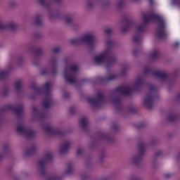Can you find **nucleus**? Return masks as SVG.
I'll return each instance as SVG.
<instances>
[{"label":"nucleus","mask_w":180,"mask_h":180,"mask_svg":"<svg viewBox=\"0 0 180 180\" xmlns=\"http://www.w3.org/2000/svg\"><path fill=\"white\" fill-rule=\"evenodd\" d=\"M142 19L143 21V24H141L138 26L136 25V22L134 21H127L124 23L121 27V32L122 33H126V32H129L130 29L134 27L136 29L137 33H144L146 28L145 25L146 23H150V22H153L155 20L158 22V29H157V37L158 39H162L167 37V32H165V22H164V19L161 15H158V14L155 13H153L150 15H148L146 13H142Z\"/></svg>","instance_id":"f257e3e1"},{"label":"nucleus","mask_w":180,"mask_h":180,"mask_svg":"<svg viewBox=\"0 0 180 180\" xmlns=\"http://www.w3.org/2000/svg\"><path fill=\"white\" fill-rule=\"evenodd\" d=\"M144 79L142 77H138L135 79L133 85H124L118 86L116 89L112 91L110 96V101L113 103V105H119L120 103V98L117 96L120 95H130L132 91H136L139 88L143 86Z\"/></svg>","instance_id":"f03ea898"},{"label":"nucleus","mask_w":180,"mask_h":180,"mask_svg":"<svg viewBox=\"0 0 180 180\" xmlns=\"http://www.w3.org/2000/svg\"><path fill=\"white\" fill-rule=\"evenodd\" d=\"M65 65L63 70V75L65 82L75 84L77 82V72L79 71V66L77 64L71 65L70 58H65L63 60Z\"/></svg>","instance_id":"7ed1b4c3"},{"label":"nucleus","mask_w":180,"mask_h":180,"mask_svg":"<svg viewBox=\"0 0 180 180\" xmlns=\"http://www.w3.org/2000/svg\"><path fill=\"white\" fill-rule=\"evenodd\" d=\"M107 48L100 54L96 55L94 58V63L96 65H102L106 63V60L112 56V47L115 46V41L111 39H107L105 41Z\"/></svg>","instance_id":"20e7f679"},{"label":"nucleus","mask_w":180,"mask_h":180,"mask_svg":"<svg viewBox=\"0 0 180 180\" xmlns=\"http://www.w3.org/2000/svg\"><path fill=\"white\" fill-rule=\"evenodd\" d=\"M72 43L74 44H78V43H88L89 50H94L96 46H98V39L94 32H86L79 39L72 40Z\"/></svg>","instance_id":"39448f33"},{"label":"nucleus","mask_w":180,"mask_h":180,"mask_svg":"<svg viewBox=\"0 0 180 180\" xmlns=\"http://www.w3.org/2000/svg\"><path fill=\"white\" fill-rule=\"evenodd\" d=\"M53 87V83L51 82H46L43 86V89L45 92V98L42 102L43 107L45 109H48L53 104V97L51 96V88Z\"/></svg>","instance_id":"423d86ee"},{"label":"nucleus","mask_w":180,"mask_h":180,"mask_svg":"<svg viewBox=\"0 0 180 180\" xmlns=\"http://www.w3.org/2000/svg\"><path fill=\"white\" fill-rule=\"evenodd\" d=\"M156 92L157 88L153 84L150 85L148 87V93L143 100V105H145L148 109H151L153 108L154 101H155Z\"/></svg>","instance_id":"0eeeda50"},{"label":"nucleus","mask_w":180,"mask_h":180,"mask_svg":"<svg viewBox=\"0 0 180 180\" xmlns=\"http://www.w3.org/2000/svg\"><path fill=\"white\" fill-rule=\"evenodd\" d=\"M53 160V153L46 152L44 153V158L39 159L37 164V169L39 174L43 175L46 172V164Z\"/></svg>","instance_id":"6e6552de"},{"label":"nucleus","mask_w":180,"mask_h":180,"mask_svg":"<svg viewBox=\"0 0 180 180\" xmlns=\"http://www.w3.org/2000/svg\"><path fill=\"white\" fill-rule=\"evenodd\" d=\"M16 133L20 134V136H24V137H34V136H36V131L27 129L23 122H18L17 124Z\"/></svg>","instance_id":"1a4fd4ad"},{"label":"nucleus","mask_w":180,"mask_h":180,"mask_svg":"<svg viewBox=\"0 0 180 180\" xmlns=\"http://www.w3.org/2000/svg\"><path fill=\"white\" fill-rule=\"evenodd\" d=\"M88 102L92 106V108H101L103 103H105V98H103V94L101 91H98L96 98H89Z\"/></svg>","instance_id":"9d476101"},{"label":"nucleus","mask_w":180,"mask_h":180,"mask_svg":"<svg viewBox=\"0 0 180 180\" xmlns=\"http://www.w3.org/2000/svg\"><path fill=\"white\" fill-rule=\"evenodd\" d=\"M139 150L136 155L131 158L130 162L131 164H139L141 161V158L146 155V149H144V144L140 143L138 146Z\"/></svg>","instance_id":"9b49d317"},{"label":"nucleus","mask_w":180,"mask_h":180,"mask_svg":"<svg viewBox=\"0 0 180 180\" xmlns=\"http://www.w3.org/2000/svg\"><path fill=\"white\" fill-rule=\"evenodd\" d=\"M39 6L45 8L46 9H50L53 6L54 2L56 4H61L63 0H37Z\"/></svg>","instance_id":"f8f14e48"},{"label":"nucleus","mask_w":180,"mask_h":180,"mask_svg":"<svg viewBox=\"0 0 180 180\" xmlns=\"http://www.w3.org/2000/svg\"><path fill=\"white\" fill-rule=\"evenodd\" d=\"M43 117H44V114L39 110V108L33 106L32 108L31 120L32 122H36V120H39V119H41Z\"/></svg>","instance_id":"ddd939ff"},{"label":"nucleus","mask_w":180,"mask_h":180,"mask_svg":"<svg viewBox=\"0 0 180 180\" xmlns=\"http://www.w3.org/2000/svg\"><path fill=\"white\" fill-rule=\"evenodd\" d=\"M127 71H129V66H125L122 69L119 75H116V74L110 75L108 78L103 79L102 81H112L113 79H116V78H117L119 75L120 77H124V75L127 74Z\"/></svg>","instance_id":"4468645a"},{"label":"nucleus","mask_w":180,"mask_h":180,"mask_svg":"<svg viewBox=\"0 0 180 180\" xmlns=\"http://www.w3.org/2000/svg\"><path fill=\"white\" fill-rule=\"evenodd\" d=\"M70 148H71V141H65L60 144L58 148V153L59 154H65L70 151Z\"/></svg>","instance_id":"2eb2a0df"},{"label":"nucleus","mask_w":180,"mask_h":180,"mask_svg":"<svg viewBox=\"0 0 180 180\" xmlns=\"http://www.w3.org/2000/svg\"><path fill=\"white\" fill-rule=\"evenodd\" d=\"M153 75L156 77V78H159L160 81H167L168 77H169L168 72L165 71H155L153 72Z\"/></svg>","instance_id":"dca6fc26"},{"label":"nucleus","mask_w":180,"mask_h":180,"mask_svg":"<svg viewBox=\"0 0 180 180\" xmlns=\"http://www.w3.org/2000/svg\"><path fill=\"white\" fill-rule=\"evenodd\" d=\"M96 4H98V5H101V6H105V0H87L86 2V8L88 9H92Z\"/></svg>","instance_id":"f3484780"},{"label":"nucleus","mask_w":180,"mask_h":180,"mask_svg":"<svg viewBox=\"0 0 180 180\" xmlns=\"http://www.w3.org/2000/svg\"><path fill=\"white\" fill-rule=\"evenodd\" d=\"M58 56H53L49 60V65H51L53 74H57V65L58 64Z\"/></svg>","instance_id":"a211bd4d"},{"label":"nucleus","mask_w":180,"mask_h":180,"mask_svg":"<svg viewBox=\"0 0 180 180\" xmlns=\"http://www.w3.org/2000/svg\"><path fill=\"white\" fill-rule=\"evenodd\" d=\"M16 27H18V25H16V23L13 22H9L7 25L2 23V20L0 18V30H4V29H11V30H15Z\"/></svg>","instance_id":"6ab92c4d"},{"label":"nucleus","mask_w":180,"mask_h":180,"mask_svg":"<svg viewBox=\"0 0 180 180\" xmlns=\"http://www.w3.org/2000/svg\"><path fill=\"white\" fill-rule=\"evenodd\" d=\"M33 25H37V26H41L43 25V18L41 14H37L32 18Z\"/></svg>","instance_id":"aec40b11"},{"label":"nucleus","mask_w":180,"mask_h":180,"mask_svg":"<svg viewBox=\"0 0 180 180\" xmlns=\"http://www.w3.org/2000/svg\"><path fill=\"white\" fill-rule=\"evenodd\" d=\"M79 124L82 127L83 129H86L88 126V118L86 117H82L79 120Z\"/></svg>","instance_id":"412c9836"},{"label":"nucleus","mask_w":180,"mask_h":180,"mask_svg":"<svg viewBox=\"0 0 180 180\" xmlns=\"http://www.w3.org/2000/svg\"><path fill=\"white\" fill-rule=\"evenodd\" d=\"M72 172H74V165L69 163L66 170L63 173V175H70V174H72Z\"/></svg>","instance_id":"4be33fe9"},{"label":"nucleus","mask_w":180,"mask_h":180,"mask_svg":"<svg viewBox=\"0 0 180 180\" xmlns=\"http://www.w3.org/2000/svg\"><path fill=\"white\" fill-rule=\"evenodd\" d=\"M23 110H25V105L20 104L15 109V112L18 116L22 115L23 113Z\"/></svg>","instance_id":"5701e85b"},{"label":"nucleus","mask_w":180,"mask_h":180,"mask_svg":"<svg viewBox=\"0 0 180 180\" xmlns=\"http://www.w3.org/2000/svg\"><path fill=\"white\" fill-rule=\"evenodd\" d=\"M44 131L46 133H48V134H56L57 133V131H56V129L53 128L51 126H47L44 128Z\"/></svg>","instance_id":"b1692460"},{"label":"nucleus","mask_w":180,"mask_h":180,"mask_svg":"<svg viewBox=\"0 0 180 180\" xmlns=\"http://www.w3.org/2000/svg\"><path fill=\"white\" fill-rule=\"evenodd\" d=\"M36 151H37V146H32L25 151V156L30 155V154H33V153H36Z\"/></svg>","instance_id":"393cba45"},{"label":"nucleus","mask_w":180,"mask_h":180,"mask_svg":"<svg viewBox=\"0 0 180 180\" xmlns=\"http://www.w3.org/2000/svg\"><path fill=\"white\" fill-rule=\"evenodd\" d=\"M160 56V51L158 49H153L150 53V58H157Z\"/></svg>","instance_id":"a878e982"},{"label":"nucleus","mask_w":180,"mask_h":180,"mask_svg":"<svg viewBox=\"0 0 180 180\" xmlns=\"http://www.w3.org/2000/svg\"><path fill=\"white\" fill-rule=\"evenodd\" d=\"M22 80H20V79L16 80L15 82L14 86L18 92H19V91H20V88H22Z\"/></svg>","instance_id":"bb28decb"},{"label":"nucleus","mask_w":180,"mask_h":180,"mask_svg":"<svg viewBox=\"0 0 180 180\" xmlns=\"http://www.w3.org/2000/svg\"><path fill=\"white\" fill-rule=\"evenodd\" d=\"M64 20L66 25H71V23H72V15H65Z\"/></svg>","instance_id":"cd10ccee"},{"label":"nucleus","mask_w":180,"mask_h":180,"mask_svg":"<svg viewBox=\"0 0 180 180\" xmlns=\"http://www.w3.org/2000/svg\"><path fill=\"white\" fill-rule=\"evenodd\" d=\"M141 42V37L140 34L139 35H134L133 37V43L135 44H139V43Z\"/></svg>","instance_id":"c85d7f7f"},{"label":"nucleus","mask_w":180,"mask_h":180,"mask_svg":"<svg viewBox=\"0 0 180 180\" xmlns=\"http://www.w3.org/2000/svg\"><path fill=\"white\" fill-rule=\"evenodd\" d=\"M163 152L162 150H158L156 153H155L153 155L154 160H157V158H160L161 155H162Z\"/></svg>","instance_id":"c756f323"},{"label":"nucleus","mask_w":180,"mask_h":180,"mask_svg":"<svg viewBox=\"0 0 180 180\" xmlns=\"http://www.w3.org/2000/svg\"><path fill=\"white\" fill-rule=\"evenodd\" d=\"M31 88H32V89H33V91H34V92H35V94H39V91H40V89H39L37 88L36 83L31 84Z\"/></svg>","instance_id":"7c9ffc66"},{"label":"nucleus","mask_w":180,"mask_h":180,"mask_svg":"<svg viewBox=\"0 0 180 180\" xmlns=\"http://www.w3.org/2000/svg\"><path fill=\"white\" fill-rule=\"evenodd\" d=\"M123 6H124V1L123 0H119L117 2V8L120 9V8H123Z\"/></svg>","instance_id":"2f4dec72"},{"label":"nucleus","mask_w":180,"mask_h":180,"mask_svg":"<svg viewBox=\"0 0 180 180\" xmlns=\"http://www.w3.org/2000/svg\"><path fill=\"white\" fill-rule=\"evenodd\" d=\"M77 155H82V154H84V148L79 146L77 148Z\"/></svg>","instance_id":"473e14b6"},{"label":"nucleus","mask_w":180,"mask_h":180,"mask_svg":"<svg viewBox=\"0 0 180 180\" xmlns=\"http://www.w3.org/2000/svg\"><path fill=\"white\" fill-rule=\"evenodd\" d=\"M61 51V48H60V46H55L52 48V51L53 53H59V51Z\"/></svg>","instance_id":"72a5a7b5"},{"label":"nucleus","mask_w":180,"mask_h":180,"mask_svg":"<svg viewBox=\"0 0 180 180\" xmlns=\"http://www.w3.org/2000/svg\"><path fill=\"white\" fill-rule=\"evenodd\" d=\"M7 75H8V73H6V72H5V71L0 72L1 79H4V78H5V77H6Z\"/></svg>","instance_id":"f704fd0d"},{"label":"nucleus","mask_w":180,"mask_h":180,"mask_svg":"<svg viewBox=\"0 0 180 180\" xmlns=\"http://www.w3.org/2000/svg\"><path fill=\"white\" fill-rule=\"evenodd\" d=\"M105 33H106V34H108V36L110 35V34H112V33H113V29H112V28H107V29L105 30Z\"/></svg>","instance_id":"c9c22d12"},{"label":"nucleus","mask_w":180,"mask_h":180,"mask_svg":"<svg viewBox=\"0 0 180 180\" xmlns=\"http://www.w3.org/2000/svg\"><path fill=\"white\" fill-rule=\"evenodd\" d=\"M172 177V174L166 173V174H164L165 179H169Z\"/></svg>","instance_id":"e433bc0d"},{"label":"nucleus","mask_w":180,"mask_h":180,"mask_svg":"<svg viewBox=\"0 0 180 180\" xmlns=\"http://www.w3.org/2000/svg\"><path fill=\"white\" fill-rule=\"evenodd\" d=\"M49 18L51 20L55 19L56 18V14H53V13L49 12Z\"/></svg>","instance_id":"4c0bfd02"},{"label":"nucleus","mask_w":180,"mask_h":180,"mask_svg":"<svg viewBox=\"0 0 180 180\" xmlns=\"http://www.w3.org/2000/svg\"><path fill=\"white\" fill-rule=\"evenodd\" d=\"M63 98H65V99H68V98H70V93L65 91L63 93Z\"/></svg>","instance_id":"58836bf2"},{"label":"nucleus","mask_w":180,"mask_h":180,"mask_svg":"<svg viewBox=\"0 0 180 180\" xmlns=\"http://www.w3.org/2000/svg\"><path fill=\"white\" fill-rule=\"evenodd\" d=\"M10 6H11V8H13V7L16 6V1H11L10 2Z\"/></svg>","instance_id":"ea45409f"},{"label":"nucleus","mask_w":180,"mask_h":180,"mask_svg":"<svg viewBox=\"0 0 180 180\" xmlns=\"http://www.w3.org/2000/svg\"><path fill=\"white\" fill-rule=\"evenodd\" d=\"M8 109L9 110H13V109H15V108L13 107V105H8Z\"/></svg>","instance_id":"a19ab883"},{"label":"nucleus","mask_w":180,"mask_h":180,"mask_svg":"<svg viewBox=\"0 0 180 180\" xmlns=\"http://www.w3.org/2000/svg\"><path fill=\"white\" fill-rule=\"evenodd\" d=\"M115 63V60H109L107 62V68L108 67L109 64H113Z\"/></svg>","instance_id":"79ce46f5"},{"label":"nucleus","mask_w":180,"mask_h":180,"mask_svg":"<svg viewBox=\"0 0 180 180\" xmlns=\"http://www.w3.org/2000/svg\"><path fill=\"white\" fill-rule=\"evenodd\" d=\"M70 113H74V112H75V108H70Z\"/></svg>","instance_id":"37998d69"},{"label":"nucleus","mask_w":180,"mask_h":180,"mask_svg":"<svg viewBox=\"0 0 180 180\" xmlns=\"http://www.w3.org/2000/svg\"><path fill=\"white\" fill-rule=\"evenodd\" d=\"M130 180H141V179L139 177H133Z\"/></svg>","instance_id":"c03bdc74"},{"label":"nucleus","mask_w":180,"mask_h":180,"mask_svg":"<svg viewBox=\"0 0 180 180\" xmlns=\"http://www.w3.org/2000/svg\"><path fill=\"white\" fill-rule=\"evenodd\" d=\"M37 51H39V53H43V49L41 48H38Z\"/></svg>","instance_id":"a18cd8bd"},{"label":"nucleus","mask_w":180,"mask_h":180,"mask_svg":"<svg viewBox=\"0 0 180 180\" xmlns=\"http://www.w3.org/2000/svg\"><path fill=\"white\" fill-rule=\"evenodd\" d=\"M54 180H61V177L60 176H56L53 179Z\"/></svg>","instance_id":"49530a36"},{"label":"nucleus","mask_w":180,"mask_h":180,"mask_svg":"<svg viewBox=\"0 0 180 180\" xmlns=\"http://www.w3.org/2000/svg\"><path fill=\"white\" fill-rule=\"evenodd\" d=\"M8 91H6L3 94L4 96H6V95H8Z\"/></svg>","instance_id":"de8ad7c7"},{"label":"nucleus","mask_w":180,"mask_h":180,"mask_svg":"<svg viewBox=\"0 0 180 180\" xmlns=\"http://www.w3.org/2000/svg\"><path fill=\"white\" fill-rule=\"evenodd\" d=\"M149 2L150 4V5H153V2H154V0H149Z\"/></svg>","instance_id":"09e8293b"},{"label":"nucleus","mask_w":180,"mask_h":180,"mask_svg":"<svg viewBox=\"0 0 180 180\" xmlns=\"http://www.w3.org/2000/svg\"><path fill=\"white\" fill-rule=\"evenodd\" d=\"M145 72H146V74H147V72H148V68H146V69L145 70Z\"/></svg>","instance_id":"8fccbe9b"},{"label":"nucleus","mask_w":180,"mask_h":180,"mask_svg":"<svg viewBox=\"0 0 180 180\" xmlns=\"http://www.w3.org/2000/svg\"><path fill=\"white\" fill-rule=\"evenodd\" d=\"M175 46H179V43H176V44H175Z\"/></svg>","instance_id":"3c124183"},{"label":"nucleus","mask_w":180,"mask_h":180,"mask_svg":"<svg viewBox=\"0 0 180 180\" xmlns=\"http://www.w3.org/2000/svg\"><path fill=\"white\" fill-rule=\"evenodd\" d=\"M41 74H42L43 75H44V74H46V72H44V71H42Z\"/></svg>","instance_id":"603ef678"},{"label":"nucleus","mask_w":180,"mask_h":180,"mask_svg":"<svg viewBox=\"0 0 180 180\" xmlns=\"http://www.w3.org/2000/svg\"><path fill=\"white\" fill-rule=\"evenodd\" d=\"M133 110H134V108H132V110H130V112H133Z\"/></svg>","instance_id":"864d4df0"},{"label":"nucleus","mask_w":180,"mask_h":180,"mask_svg":"<svg viewBox=\"0 0 180 180\" xmlns=\"http://www.w3.org/2000/svg\"><path fill=\"white\" fill-rule=\"evenodd\" d=\"M30 98H31V99H34V97L31 96Z\"/></svg>","instance_id":"5fc2aeb1"},{"label":"nucleus","mask_w":180,"mask_h":180,"mask_svg":"<svg viewBox=\"0 0 180 180\" xmlns=\"http://www.w3.org/2000/svg\"><path fill=\"white\" fill-rule=\"evenodd\" d=\"M134 54H136V51H134Z\"/></svg>","instance_id":"6e6d98bb"},{"label":"nucleus","mask_w":180,"mask_h":180,"mask_svg":"<svg viewBox=\"0 0 180 180\" xmlns=\"http://www.w3.org/2000/svg\"><path fill=\"white\" fill-rule=\"evenodd\" d=\"M169 120H172V119H171V117H169Z\"/></svg>","instance_id":"4d7b16f0"},{"label":"nucleus","mask_w":180,"mask_h":180,"mask_svg":"<svg viewBox=\"0 0 180 180\" xmlns=\"http://www.w3.org/2000/svg\"><path fill=\"white\" fill-rule=\"evenodd\" d=\"M114 129H116V127H114Z\"/></svg>","instance_id":"13d9d810"},{"label":"nucleus","mask_w":180,"mask_h":180,"mask_svg":"<svg viewBox=\"0 0 180 180\" xmlns=\"http://www.w3.org/2000/svg\"><path fill=\"white\" fill-rule=\"evenodd\" d=\"M132 1H137V0H132Z\"/></svg>","instance_id":"bf43d9fd"}]
</instances>
